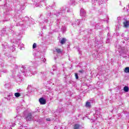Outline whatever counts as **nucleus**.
Here are the masks:
<instances>
[{
    "mask_svg": "<svg viewBox=\"0 0 129 129\" xmlns=\"http://www.w3.org/2000/svg\"><path fill=\"white\" fill-rule=\"evenodd\" d=\"M31 67L28 66H22V67H19L17 71L19 74L17 75V77L15 78L17 82H22L23 79H22V73L25 76H32V74L34 75L37 73L36 71H31Z\"/></svg>",
    "mask_w": 129,
    "mask_h": 129,
    "instance_id": "f257e3e1",
    "label": "nucleus"
},
{
    "mask_svg": "<svg viewBox=\"0 0 129 129\" xmlns=\"http://www.w3.org/2000/svg\"><path fill=\"white\" fill-rule=\"evenodd\" d=\"M95 45L96 48H98V49H99V48H101V47L103 46V42L102 40L96 39L95 41Z\"/></svg>",
    "mask_w": 129,
    "mask_h": 129,
    "instance_id": "f03ea898",
    "label": "nucleus"
},
{
    "mask_svg": "<svg viewBox=\"0 0 129 129\" xmlns=\"http://www.w3.org/2000/svg\"><path fill=\"white\" fill-rule=\"evenodd\" d=\"M24 19V22H25L26 25H27V26H30L31 24L34 25L33 18H29L28 17H25Z\"/></svg>",
    "mask_w": 129,
    "mask_h": 129,
    "instance_id": "7ed1b4c3",
    "label": "nucleus"
},
{
    "mask_svg": "<svg viewBox=\"0 0 129 129\" xmlns=\"http://www.w3.org/2000/svg\"><path fill=\"white\" fill-rule=\"evenodd\" d=\"M66 13V7H63L60 9V12L57 14V17L60 15V16H64Z\"/></svg>",
    "mask_w": 129,
    "mask_h": 129,
    "instance_id": "20e7f679",
    "label": "nucleus"
},
{
    "mask_svg": "<svg viewBox=\"0 0 129 129\" xmlns=\"http://www.w3.org/2000/svg\"><path fill=\"white\" fill-rule=\"evenodd\" d=\"M2 46V51H3V52H6L10 50V48H9V46H8V43L7 42H4V43H3Z\"/></svg>",
    "mask_w": 129,
    "mask_h": 129,
    "instance_id": "39448f33",
    "label": "nucleus"
},
{
    "mask_svg": "<svg viewBox=\"0 0 129 129\" xmlns=\"http://www.w3.org/2000/svg\"><path fill=\"white\" fill-rule=\"evenodd\" d=\"M94 117L96 118V119H98V118H101L102 116L100 114V111L98 110H95V113L94 114Z\"/></svg>",
    "mask_w": 129,
    "mask_h": 129,
    "instance_id": "423d86ee",
    "label": "nucleus"
},
{
    "mask_svg": "<svg viewBox=\"0 0 129 129\" xmlns=\"http://www.w3.org/2000/svg\"><path fill=\"white\" fill-rule=\"evenodd\" d=\"M80 16L81 17H82V18H84L83 19L85 20V17H86V12L84 9H82L80 10Z\"/></svg>",
    "mask_w": 129,
    "mask_h": 129,
    "instance_id": "0eeeda50",
    "label": "nucleus"
},
{
    "mask_svg": "<svg viewBox=\"0 0 129 129\" xmlns=\"http://www.w3.org/2000/svg\"><path fill=\"white\" fill-rule=\"evenodd\" d=\"M25 118L26 120H29V121L33 119V116L32 115V113H29L27 114L25 116Z\"/></svg>",
    "mask_w": 129,
    "mask_h": 129,
    "instance_id": "6e6552de",
    "label": "nucleus"
},
{
    "mask_svg": "<svg viewBox=\"0 0 129 129\" xmlns=\"http://www.w3.org/2000/svg\"><path fill=\"white\" fill-rule=\"evenodd\" d=\"M91 101H87L86 103L85 106L87 108H91L92 107V105H91Z\"/></svg>",
    "mask_w": 129,
    "mask_h": 129,
    "instance_id": "1a4fd4ad",
    "label": "nucleus"
},
{
    "mask_svg": "<svg viewBox=\"0 0 129 129\" xmlns=\"http://www.w3.org/2000/svg\"><path fill=\"white\" fill-rule=\"evenodd\" d=\"M39 102L40 104L41 105L46 104V100L43 97L40 98L39 99Z\"/></svg>",
    "mask_w": 129,
    "mask_h": 129,
    "instance_id": "9d476101",
    "label": "nucleus"
},
{
    "mask_svg": "<svg viewBox=\"0 0 129 129\" xmlns=\"http://www.w3.org/2000/svg\"><path fill=\"white\" fill-rule=\"evenodd\" d=\"M10 33L11 34H12V33H13V37L14 38H18V37H19V36H20V35H18V33L14 32V31L13 30H12V29H10V30H9Z\"/></svg>",
    "mask_w": 129,
    "mask_h": 129,
    "instance_id": "9b49d317",
    "label": "nucleus"
},
{
    "mask_svg": "<svg viewBox=\"0 0 129 129\" xmlns=\"http://www.w3.org/2000/svg\"><path fill=\"white\" fill-rule=\"evenodd\" d=\"M6 31L7 30H6V28H3V30L0 32V38H2V37L5 36L6 35H7V34H6Z\"/></svg>",
    "mask_w": 129,
    "mask_h": 129,
    "instance_id": "f8f14e48",
    "label": "nucleus"
},
{
    "mask_svg": "<svg viewBox=\"0 0 129 129\" xmlns=\"http://www.w3.org/2000/svg\"><path fill=\"white\" fill-rule=\"evenodd\" d=\"M92 3H94L95 4H98L99 5H101L103 4V0H92Z\"/></svg>",
    "mask_w": 129,
    "mask_h": 129,
    "instance_id": "ddd939ff",
    "label": "nucleus"
},
{
    "mask_svg": "<svg viewBox=\"0 0 129 129\" xmlns=\"http://www.w3.org/2000/svg\"><path fill=\"white\" fill-rule=\"evenodd\" d=\"M13 96H14V94H13V93H10L7 94L8 100H11V99H12V97H13Z\"/></svg>",
    "mask_w": 129,
    "mask_h": 129,
    "instance_id": "4468645a",
    "label": "nucleus"
},
{
    "mask_svg": "<svg viewBox=\"0 0 129 129\" xmlns=\"http://www.w3.org/2000/svg\"><path fill=\"white\" fill-rule=\"evenodd\" d=\"M15 125H16V124H15V123L10 122V123H9L10 127L8 126V128L13 129V128H12V127H14V126H15Z\"/></svg>",
    "mask_w": 129,
    "mask_h": 129,
    "instance_id": "2eb2a0df",
    "label": "nucleus"
},
{
    "mask_svg": "<svg viewBox=\"0 0 129 129\" xmlns=\"http://www.w3.org/2000/svg\"><path fill=\"white\" fill-rule=\"evenodd\" d=\"M44 22L45 23H47L49 25V26H51V24H52V21H50V19H45L44 20Z\"/></svg>",
    "mask_w": 129,
    "mask_h": 129,
    "instance_id": "dca6fc26",
    "label": "nucleus"
},
{
    "mask_svg": "<svg viewBox=\"0 0 129 129\" xmlns=\"http://www.w3.org/2000/svg\"><path fill=\"white\" fill-rule=\"evenodd\" d=\"M66 41H67V39H66V38H62L61 40H60V44H61V45H63L65 44Z\"/></svg>",
    "mask_w": 129,
    "mask_h": 129,
    "instance_id": "f3484780",
    "label": "nucleus"
},
{
    "mask_svg": "<svg viewBox=\"0 0 129 129\" xmlns=\"http://www.w3.org/2000/svg\"><path fill=\"white\" fill-rule=\"evenodd\" d=\"M96 58L98 60H99V59H102V54L99 53L97 55Z\"/></svg>",
    "mask_w": 129,
    "mask_h": 129,
    "instance_id": "a211bd4d",
    "label": "nucleus"
},
{
    "mask_svg": "<svg viewBox=\"0 0 129 129\" xmlns=\"http://www.w3.org/2000/svg\"><path fill=\"white\" fill-rule=\"evenodd\" d=\"M55 51L58 54H61V53H63V51L61 50V49L59 48H56L55 49Z\"/></svg>",
    "mask_w": 129,
    "mask_h": 129,
    "instance_id": "6ab92c4d",
    "label": "nucleus"
},
{
    "mask_svg": "<svg viewBox=\"0 0 129 129\" xmlns=\"http://www.w3.org/2000/svg\"><path fill=\"white\" fill-rule=\"evenodd\" d=\"M74 129H81V128H80V125H79L78 124H75L74 126Z\"/></svg>",
    "mask_w": 129,
    "mask_h": 129,
    "instance_id": "aec40b11",
    "label": "nucleus"
},
{
    "mask_svg": "<svg viewBox=\"0 0 129 129\" xmlns=\"http://www.w3.org/2000/svg\"><path fill=\"white\" fill-rule=\"evenodd\" d=\"M124 27L125 28H127L128 27L129 22L128 21H126L125 22H123Z\"/></svg>",
    "mask_w": 129,
    "mask_h": 129,
    "instance_id": "412c9836",
    "label": "nucleus"
},
{
    "mask_svg": "<svg viewBox=\"0 0 129 129\" xmlns=\"http://www.w3.org/2000/svg\"><path fill=\"white\" fill-rule=\"evenodd\" d=\"M61 32L64 34L66 32V26H62L61 28Z\"/></svg>",
    "mask_w": 129,
    "mask_h": 129,
    "instance_id": "4be33fe9",
    "label": "nucleus"
},
{
    "mask_svg": "<svg viewBox=\"0 0 129 129\" xmlns=\"http://www.w3.org/2000/svg\"><path fill=\"white\" fill-rule=\"evenodd\" d=\"M123 90L125 92H128V87L127 86H125L124 88H123Z\"/></svg>",
    "mask_w": 129,
    "mask_h": 129,
    "instance_id": "5701e85b",
    "label": "nucleus"
},
{
    "mask_svg": "<svg viewBox=\"0 0 129 129\" xmlns=\"http://www.w3.org/2000/svg\"><path fill=\"white\" fill-rule=\"evenodd\" d=\"M18 46L19 47V48L20 49V50H22V48L24 47V44L23 43L18 44Z\"/></svg>",
    "mask_w": 129,
    "mask_h": 129,
    "instance_id": "b1692460",
    "label": "nucleus"
},
{
    "mask_svg": "<svg viewBox=\"0 0 129 129\" xmlns=\"http://www.w3.org/2000/svg\"><path fill=\"white\" fill-rule=\"evenodd\" d=\"M14 95L15 97H20V96H21V93L17 92V93H15L14 94Z\"/></svg>",
    "mask_w": 129,
    "mask_h": 129,
    "instance_id": "393cba45",
    "label": "nucleus"
},
{
    "mask_svg": "<svg viewBox=\"0 0 129 129\" xmlns=\"http://www.w3.org/2000/svg\"><path fill=\"white\" fill-rule=\"evenodd\" d=\"M80 23H81V20H77L76 21V25H78V26H79V25H80Z\"/></svg>",
    "mask_w": 129,
    "mask_h": 129,
    "instance_id": "a878e982",
    "label": "nucleus"
},
{
    "mask_svg": "<svg viewBox=\"0 0 129 129\" xmlns=\"http://www.w3.org/2000/svg\"><path fill=\"white\" fill-rule=\"evenodd\" d=\"M124 71L125 73H129V67H126Z\"/></svg>",
    "mask_w": 129,
    "mask_h": 129,
    "instance_id": "bb28decb",
    "label": "nucleus"
},
{
    "mask_svg": "<svg viewBox=\"0 0 129 129\" xmlns=\"http://www.w3.org/2000/svg\"><path fill=\"white\" fill-rule=\"evenodd\" d=\"M4 15H5V16H9L10 15V11H6V12H4Z\"/></svg>",
    "mask_w": 129,
    "mask_h": 129,
    "instance_id": "cd10ccee",
    "label": "nucleus"
},
{
    "mask_svg": "<svg viewBox=\"0 0 129 129\" xmlns=\"http://www.w3.org/2000/svg\"><path fill=\"white\" fill-rule=\"evenodd\" d=\"M22 25H24V24L23 23V22H22V21H20L19 23H17L16 24L17 27H19V26H22Z\"/></svg>",
    "mask_w": 129,
    "mask_h": 129,
    "instance_id": "c85d7f7f",
    "label": "nucleus"
},
{
    "mask_svg": "<svg viewBox=\"0 0 129 129\" xmlns=\"http://www.w3.org/2000/svg\"><path fill=\"white\" fill-rule=\"evenodd\" d=\"M40 61H43V62L44 63H45L46 62V58H42L41 59H39V61H40Z\"/></svg>",
    "mask_w": 129,
    "mask_h": 129,
    "instance_id": "c756f323",
    "label": "nucleus"
},
{
    "mask_svg": "<svg viewBox=\"0 0 129 129\" xmlns=\"http://www.w3.org/2000/svg\"><path fill=\"white\" fill-rule=\"evenodd\" d=\"M36 47H37V44H36V43H34L33 44L32 48H33V49H35V48H36Z\"/></svg>",
    "mask_w": 129,
    "mask_h": 129,
    "instance_id": "7c9ffc66",
    "label": "nucleus"
},
{
    "mask_svg": "<svg viewBox=\"0 0 129 129\" xmlns=\"http://www.w3.org/2000/svg\"><path fill=\"white\" fill-rule=\"evenodd\" d=\"M10 86H11V85H10V84H6L5 85V87H6L7 88H9Z\"/></svg>",
    "mask_w": 129,
    "mask_h": 129,
    "instance_id": "2f4dec72",
    "label": "nucleus"
},
{
    "mask_svg": "<svg viewBox=\"0 0 129 129\" xmlns=\"http://www.w3.org/2000/svg\"><path fill=\"white\" fill-rule=\"evenodd\" d=\"M25 9V5H22L21 6L20 11H23Z\"/></svg>",
    "mask_w": 129,
    "mask_h": 129,
    "instance_id": "473e14b6",
    "label": "nucleus"
},
{
    "mask_svg": "<svg viewBox=\"0 0 129 129\" xmlns=\"http://www.w3.org/2000/svg\"><path fill=\"white\" fill-rule=\"evenodd\" d=\"M9 20H10V19L3 20L1 22H0V23H5V22H8V21H9Z\"/></svg>",
    "mask_w": 129,
    "mask_h": 129,
    "instance_id": "72a5a7b5",
    "label": "nucleus"
},
{
    "mask_svg": "<svg viewBox=\"0 0 129 129\" xmlns=\"http://www.w3.org/2000/svg\"><path fill=\"white\" fill-rule=\"evenodd\" d=\"M3 64H4V61H3V60L0 59V65L3 66Z\"/></svg>",
    "mask_w": 129,
    "mask_h": 129,
    "instance_id": "f704fd0d",
    "label": "nucleus"
},
{
    "mask_svg": "<svg viewBox=\"0 0 129 129\" xmlns=\"http://www.w3.org/2000/svg\"><path fill=\"white\" fill-rule=\"evenodd\" d=\"M10 49H12V52H14V51H15V50H16V48L14 47H10Z\"/></svg>",
    "mask_w": 129,
    "mask_h": 129,
    "instance_id": "c9c22d12",
    "label": "nucleus"
},
{
    "mask_svg": "<svg viewBox=\"0 0 129 129\" xmlns=\"http://www.w3.org/2000/svg\"><path fill=\"white\" fill-rule=\"evenodd\" d=\"M75 77L76 79H79V77L78 76V74H75Z\"/></svg>",
    "mask_w": 129,
    "mask_h": 129,
    "instance_id": "e433bc0d",
    "label": "nucleus"
},
{
    "mask_svg": "<svg viewBox=\"0 0 129 129\" xmlns=\"http://www.w3.org/2000/svg\"><path fill=\"white\" fill-rule=\"evenodd\" d=\"M3 73H8V70H4L3 71Z\"/></svg>",
    "mask_w": 129,
    "mask_h": 129,
    "instance_id": "4c0bfd02",
    "label": "nucleus"
},
{
    "mask_svg": "<svg viewBox=\"0 0 129 129\" xmlns=\"http://www.w3.org/2000/svg\"><path fill=\"white\" fill-rule=\"evenodd\" d=\"M106 43H107V44H108V43H109V38H107Z\"/></svg>",
    "mask_w": 129,
    "mask_h": 129,
    "instance_id": "58836bf2",
    "label": "nucleus"
},
{
    "mask_svg": "<svg viewBox=\"0 0 129 129\" xmlns=\"http://www.w3.org/2000/svg\"><path fill=\"white\" fill-rule=\"evenodd\" d=\"M46 120H47V121H50V120H51V119L49 118H46Z\"/></svg>",
    "mask_w": 129,
    "mask_h": 129,
    "instance_id": "ea45409f",
    "label": "nucleus"
},
{
    "mask_svg": "<svg viewBox=\"0 0 129 129\" xmlns=\"http://www.w3.org/2000/svg\"><path fill=\"white\" fill-rule=\"evenodd\" d=\"M51 16V13H48L47 15V17H49Z\"/></svg>",
    "mask_w": 129,
    "mask_h": 129,
    "instance_id": "a19ab883",
    "label": "nucleus"
},
{
    "mask_svg": "<svg viewBox=\"0 0 129 129\" xmlns=\"http://www.w3.org/2000/svg\"><path fill=\"white\" fill-rule=\"evenodd\" d=\"M72 5H73V6L75 5V1H73Z\"/></svg>",
    "mask_w": 129,
    "mask_h": 129,
    "instance_id": "79ce46f5",
    "label": "nucleus"
},
{
    "mask_svg": "<svg viewBox=\"0 0 129 129\" xmlns=\"http://www.w3.org/2000/svg\"><path fill=\"white\" fill-rule=\"evenodd\" d=\"M80 73H83V70L79 71Z\"/></svg>",
    "mask_w": 129,
    "mask_h": 129,
    "instance_id": "37998d69",
    "label": "nucleus"
},
{
    "mask_svg": "<svg viewBox=\"0 0 129 129\" xmlns=\"http://www.w3.org/2000/svg\"><path fill=\"white\" fill-rule=\"evenodd\" d=\"M59 20H60V18H56V21H59Z\"/></svg>",
    "mask_w": 129,
    "mask_h": 129,
    "instance_id": "c03bdc74",
    "label": "nucleus"
},
{
    "mask_svg": "<svg viewBox=\"0 0 129 129\" xmlns=\"http://www.w3.org/2000/svg\"><path fill=\"white\" fill-rule=\"evenodd\" d=\"M70 10H67V13H70Z\"/></svg>",
    "mask_w": 129,
    "mask_h": 129,
    "instance_id": "a18cd8bd",
    "label": "nucleus"
},
{
    "mask_svg": "<svg viewBox=\"0 0 129 129\" xmlns=\"http://www.w3.org/2000/svg\"><path fill=\"white\" fill-rule=\"evenodd\" d=\"M14 39L12 40V42H13V43H16V42H14Z\"/></svg>",
    "mask_w": 129,
    "mask_h": 129,
    "instance_id": "49530a36",
    "label": "nucleus"
},
{
    "mask_svg": "<svg viewBox=\"0 0 129 129\" xmlns=\"http://www.w3.org/2000/svg\"><path fill=\"white\" fill-rule=\"evenodd\" d=\"M82 2H86V1H85V0H82Z\"/></svg>",
    "mask_w": 129,
    "mask_h": 129,
    "instance_id": "de8ad7c7",
    "label": "nucleus"
},
{
    "mask_svg": "<svg viewBox=\"0 0 129 129\" xmlns=\"http://www.w3.org/2000/svg\"><path fill=\"white\" fill-rule=\"evenodd\" d=\"M18 109H19V106H18V107H17V110H18Z\"/></svg>",
    "mask_w": 129,
    "mask_h": 129,
    "instance_id": "09e8293b",
    "label": "nucleus"
},
{
    "mask_svg": "<svg viewBox=\"0 0 129 129\" xmlns=\"http://www.w3.org/2000/svg\"><path fill=\"white\" fill-rule=\"evenodd\" d=\"M18 117H19V116H17L16 117V118H18Z\"/></svg>",
    "mask_w": 129,
    "mask_h": 129,
    "instance_id": "8fccbe9b",
    "label": "nucleus"
},
{
    "mask_svg": "<svg viewBox=\"0 0 129 129\" xmlns=\"http://www.w3.org/2000/svg\"><path fill=\"white\" fill-rule=\"evenodd\" d=\"M57 25H58V24H59V22L56 23Z\"/></svg>",
    "mask_w": 129,
    "mask_h": 129,
    "instance_id": "3c124183",
    "label": "nucleus"
},
{
    "mask_svg": "<svg viewBox=\"0 0 129 129\" xmlns=\"http://www.w3.org/2000/svg\"><path fill=\"white\" fill-rule=\"evenodd\" d=\"M54 68H55V66H53V69H54Z\"/></svg>",
    "mask_w": 129,
    "mask_h": 129,
    "instance_id": "603ef678",
    "label": "nucleus"
},
{
    "mask_svg": "<svg viewBox=\"0 0 129 129\" xmlns=\"http://www.w3.org/2000/svg\"><path fill=\"white\" fill-rule=\"evenodd\" d=\"M107 35L109 36V33H108V34H107Z\"/></svg>",
    "mask_w": 129,
    "mask_h": 129,
    "instance_id": "864d4df0",
    "label": "nucleus"
},
{
    "mask_svg": "<svg viewBox=\"0 0 129 129\" xmlns=\"http://www.w3.org/2000/svg\"><path fill=\"white\" fill-rule=\"evenodd\" d=\"M16 68H18V66H16Z\"/></svg>",
    "mask_w": 129,
    "mask_h": 129,
    "instance_id": "5fc2aeb1",
    "label": "nucleus"
},
{
    "mask_svg": "<svg viewBox=\"0 0 129 129\" xmlns=\"http://www.w3.org/2000/svg\"><path fill=\"white\" fill-rule=\"evenodd\" d=\"M29 87H30V86H28V88H29Z\"/></svg>",
    "mask_w": 129,
    "mask_h": 129,
    "instance_id": "6e6d98bb",
    "label": "nucleus"
},
{
    "mask_svg": "<svg viewBox=\"0 0 129 129\" xmlns=\"http://www.w3.org/2000/svg\"><path fill=\"white\" fill-rule=\"evenodd\" d=\"M122 36H123V34H122Z\"/></svg>",
    "mask_w": 129,
    "mask_h": 129,
    "instance_id": "4d7b16f0",
    "label": "nucleus"
},
{
    "mask_svg": "<svg viewBox=\"0 0 129 129\" xmlns=\"http://www.w3.org/2000/svg\"><path fill=\"white\" fill-rule=\"evenodd\" d=\"M0 2H2V0H0Z\"/></svg>",
    "mask_w": 129,
    "mask_h": 129,
    "instance_id": "13d9d810",
    "label": "nucleus"
},
{
    "mask_svg": "<svg viewBox=\"0 0 129 129\" xmlns=\"http://www.w3.org/2000/svg\"><path fill=\"white\" fill-rule=\"evenodd\" d=\"M36 7H38V5H36Z\"/></svg>",
    "mask_w": 129,
    "mask_h": 129,
    "instance_id": "bf43d9fd",
    "label": "nucleus"
}]
</instances>
